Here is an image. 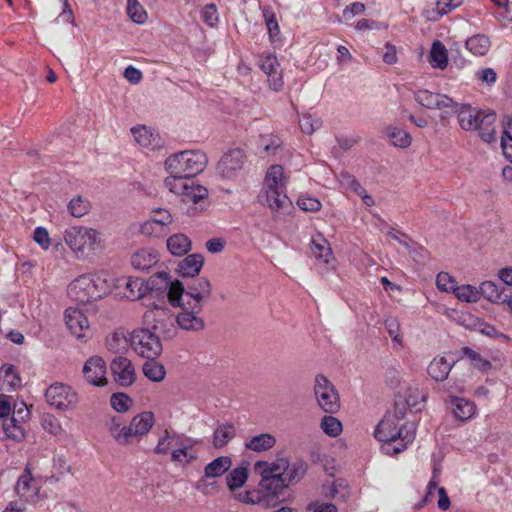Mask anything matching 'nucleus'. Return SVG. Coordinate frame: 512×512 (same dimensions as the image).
<instances>
[{
    "instance_id": "nucleus-1",
    "label": "nucleus",
    "mask_w": 512,
    "mask_h": 512,
    "mask_svg": "<svg viewBox=\"0 0 512 512\" xmlns=\"http://www.w3.org/2000/svg\"><path fill=\"white\" fill-rule=\"evenodd\" d=\"M403 418L404 415L398 412L387 414L376 426L375 438L382 443V452L387 455L394 456L403 452L415 440L413 423L398 424Z\"/></svg>"
},
{
    "instance_id": "nucleus-2",
    "label": "nucleus",
    "mask_w": 512,
    "mask_h": 512,
    "mask_svg": "<svg viewBox=\"0 0 512 512\" xmlns=\"http://www.w3.org/2000/svg\"><path fill=\"white\" fill-rule=\"evenodd\" d=\"M289 178L281 165L268 167L260 194L262 205L270 209L274 218L292 209V202L286 194Z\"/></svg>"
},
{
    "instance_id": "nucleus-3",
    "label": "nucleus",
    "mask_w": 512,
    "mask_h": 512,
    "mask_svg": "<svg viewBox=\"0 0 512 512\" xmlns=\"http://www.w3.org/2000/svg\"><path fill=\"white\" fill-rule=\"evenodd\" d=\"M152 283L158 286V289L168 290V301L186 302L194 300L198 303H204L211 295V285L207 278H201L185 290L179 280H172L168 273L158 272L153 276Z\"/></svg>"
},
{
    "instance_id": "nucleus-4",
    "label": "nucleus",
    "mask_w": 512,
    "mask_h": 512,
    "mask_svg": "<svg viewBox=\"0 0 512 512\" xmlns=\"http://www.w3.org/2000/svg\"><path fill=\"white\" fill-rule=\"evenodd\" d=\"M195 176L168 175L164 186L170 193L180 197L186 205L194 207V213L207 207V189L192 179Z\"/></svg>"
},
{
    "instance_id": "nucleus-5",
    "label": "nucleus",
    "mask_w": 512,
    "mask_h": 512,
    "mask_svg": "<svg viewBox=\"0 0 512 512\" xmlns=\"http://www.w3.org/2000/svg\"><path fill=\"white\" fill-rule=\"evenodd\" d=\"M457 120L460 128L464 131H479V136L486 143L495 140L493 112H484L472 108L470 105H462L457 111Z\"/></svg>"
},
{
    "instance_id": "nucleus-6",
    "label": "nucleus",
    "mask_w": 512,
    "mask_h": 512,
    "mask_svg": "<svg viewBox=\"0 0 512 512\" xmlns=\"http://www.w3.org/2000/svg\"><path fill=\"white\" fill-rule=\"evenodd\" d=\"M109 291V285L99 275H82L72 280L68 286L69 299L86 304L102 298Z\"/></svg>"
},
{
    "instance_id": "nucleus-7",
    "label": "nucleus",
    "mask_w": 512,
    "mask_h": 512,
    "mask_svg": "<svg viewBox=\"0 0 512 512\" xmlns=\"http://www.w3.org/2000/svg\"><path fill=\"white\" fill-rule=\"evenodd\" d=\"M207 164V157L200 151H182L165 159V170L168 175L196 176Z\"/></svg>"
},
{
    "instance_id": "nucleus-8",
    "label": "nucleus",
    "mask_w": 512,
    "mask_h": 512,
    "mask_svg": "<svg viewBox=\"0 0 512 512\" xmlns=\"http://www.w3.org/2000/svg\"><path fill=\"white\" fill-rule=\"evenodd\" d=\"M63 241L77 257L93 252L102 241V234L86 226H72L63 232Z\"/></svg>"
},
{
    "instance_id": "nucleus-9",
    "label": "nucleus",
    "mask_w": 512,
    "mask_h": 512,
    "mask_svg": "<svg viewBox=\"0 0 512 512\" xmlns=\"http://www.w3.org/2000/svg\"><path fill=\"white\" fill-rule=\"evenodd\" d=\"M313 396L316 404L327 414H335L340 410V396L331 381L323 374L313 380Z\"/></svg>"
},
{
    "instance_id": "nucleus-10",
    "label": "nucleus",
    "mask_w": 512,
    "mask_h": 512,
    "mask_svg": "<svg viewBox=\"0 0 512 512\" xmlns=\"http://www.w3.org/2000/svg\"><path fill=\"white\" fill-rule=\"evenodd\" d=\"M171 306L180 308L176 315V323L184 331H202L205 326L202 318V303L194 300L186 302H170Z\"/></svg>"
},
{
    "instance_id": "nucleus-11",
    "label": "nucleus",
    "mask_w": 512,
    "mask_h": 512,
    "mask_svg": "<svg viewBox=\"0 0 512 512\" xmlns=\"http://www.w3.org/2000/svg\"><path fill=\"white\" fill-rule=\"evenodd\" d=\"M131 347L135 353L146 359H154L162 352L159 337L146 328L134 330L131 334Z\"/></svg>"
},
{
    "instance_id": "nucleus-12",
    "label": "nucleus",
    "mask_w": 512,
    "mask_h": 512,
    "mask_svg": "<svg viewBox=\"0 0 512 512\" xmlns=\"http://www.w3.org/2000/svg\"><path fill=\"white\" fill-rule=\"evenodd\" d=\"M66 329L78 340H87L91 336L90 321L79 306H71L63 312Z\"/></svg>"
},
{
    "instance_id": "nucleus-13",
    "label": "nucleus",
    "mask_w": 512,
    "mask_h": 512,
    "mask_svg": "<svg viewBox=\"0 0 512 512\" xmlns=\"http://www.w3.org/2000/svg\"><path fill=\"white\" fill-rule=\"evenodd\" d=\"M46 401L56 410H72L78 403V395L71 387L62 383H54L47 388Z\"/></svg>"
},
{
    "instance_id": "nucleus-14",
    "label": "nucleus",
    "mask_w": 512,
    "mask_h": 512,
    "mask_svg": "<svg viewBox=\"0 0 512 512\" xmlns=\"http://www.w3.org/2000/svg\"><path fill=\"white\" fill-rule=\"evenodd\" d=\"M423 401L424 395L416 385L403 383L402 389H400L396 397V412L402 414V416H404L407 409L418 412L421 410L419 406H421Z\"/></svg>"
},
{
    "instance_id": "nucleus-15",
    "label": "nucleus",
    "mask_w": 512,
    "mask_h": 512,
    "mask_svg": "<svg viewBox=\"0 0 512 512\" xmlns=\"http://www.w3.org/2000/svg\"><path fill=\"white\" fill-rule=\"evenodd\" d=\"M83 377L87 384L102 387L108 383L106 379V363L100 356H90L83 365Z\"/></svg>"
},
{
    "instance_id": "nucleus-16",
    "label": "nucleus",
    "mask_w": 512,
    "mask_h": 512,
    "mask_svg": "<svg viewBox=\"0 0 512 512\" xmlns=\"http://www.w3.org/2000/svg\"><path fill=\"white\" fill-rule=\"evenodd\" d=\"M14 492L20 500L31 503L35 501L37 494L39 493V482L31 474L29 465L24 467L22 475L18 477L16 486H14Z\"/></svg>"
},
{
    "instance_id": "nucleus-17",
    "label": "nucleus",
    "mask_w": 512,
    "mask_h": 512,
    "mask_svg": "<svg viewBox=\"0 0 512 512\" xmlns=\"http://www.w3.org/2000/svg\"><path fill=\"white\" fill-rule=\"evenodd\" d=\"M114 382L121 387H128L135 382V368L132 362L123 356H117L110 364Z\"/></svg>"
},
{
    "instance_id": "nucleus-18",
    "label": "nucleus",
    "mask_w": 512,
    "mask_h": 512,
    "mask_svg": "<svg viewBox=\"0 0 512 512\" xmlns=\"http://www.w3.org/2000/svg\"><path fill=\"white\" fill-rule=\"evenodd\" d=\"M262 72L266 73L268 86L273 91H280L283 87V77L281 76L280 64L272 53H263L258 60Z\"/></svg>"
},
{
    "instance_id": "nucleus-19",
    "label": "nucleus",
    "mask_w": 512,
    "mask_h": 512,
    "mask_svg": "<svg viewBox=\"0 0 512 512\" xmlns=\"http://www.w3.org/2000/svg\"><path fill=\"white\" fill-rule=\"evenodd\" d=\"M414 100L421 107L429 110H444L453 108V101L444 94L433 93L426 89H419L414 93Z\"/></svg>"
},
{
    "instance_id": "nucleus-20",
    "label": "nucleus",
    "mask_w": 512,
    "mask_h": 512,
    "mask_svg": "<svg viewBox=\"0 0 512 512\" xmlns=\"http://www.w3.org/2000/svg\"><path fill=\"white\" fill-rule=\"evenodd\" d=\"M245 155L241 149H233L225 153L218 163V172L224 178H233L243 169Z\"/></svg>"
},
{
    "instance_id": "nucleus-21",
    "label": "nucleus",
    "mask_w": 512,
    "mask_h": 512,
    "mask_svg": "<svg viewBox=\"0 0 512 512\" xmlns=\"http://www.w3.org/2000/svg\"><path fill=\"white\" fill-rule=\"evenodd\" d=\"M310 252L313 258L318 261L319 265L325 269H332L334 267V256L332 255L331 246L322 234H317L310 240Z\"/></svg>"
},
{
    "instance_id": "nucleus-22",
    "label": "nucleus",
    "mask_w": 512,
    "mask_h": 512,
    "mask_svg": "<svg viewBox=\"0 0 512 512\" xmlns=\"http://www.w3.org/2000/svg\"><path fill=\"white\" fill-rule=\"evenodd\" d=\"M446 405L450 408L452 416L460 422H466L476 414L475 403L463 397L450 396L446 399Z\"/></svg>"
},
{
    "instance_id": "nucleus-23",
    "label": "nucleus",
    "mask_w": 512,
    "mask_h": 512,
    "mask_svg": "<svg viewBox=\"0 0 512 512\" xmlns=\"http://www.w3.org/2000/svg\"><path fill=\"white\" fill-rule=\"evenodd\" d=\"M190 444V439L179 435L175 431L165 429L159 436L158 443H156L155 451L156 455H166L171 451L172 448L181 447Z\"/></svg>"
},
{
    "instance_id": "nucleus-24",
    "label": "nucleus",
    "mask_w": 512,
    "mask_h": 512,
    "mask_svg": "<svg viewBox=\"0 0 512 512\" xmlns=\"http://www.w3.org/2000/svg\"><path fill=\"white\" fill-rule=\"evenodd\" d=\"M108 433L111 438L120 446H126L132 443L134 438H139L133 431L126 427L120 417H113L108 422Z\"/></svg>"
},
{
    "instance_id": "nucleus-25",
    "label": "nucleus",
    "mask_w": 512,
    "mask_h": 512,
    "mask_svg": "<svg viewBox=\"0 0 512 512\" xmlns=\"http://www.w3.org/2000/svg\"><path fill=\"white\" fill-rule=\"evenodd\" d=\"M131 134L134 136L135 142L138 146L149 150L160 148V137L157 133L151 131L145 125L134 126L131 129Z\"/></svg>"
},
{
    "instance_id": "nucleus-26",
    "label": "nucleus",
    "mask_w": 512,
    "mask_h": 512,
    "mask_svg": "<svg viewBox=\"0 0 512 512\" xmlns=\"http://www.w3.org/2000/svg\"><path fill=\"white\" fill-rule=\"evenodd\" d=\"M159 261V255L153 248H141L131 256V265L138 271H148Z\"/></svg>"
},
{
    "instance_id": "nucleus-27",
    "label": "nucleus",
    "mask_w": 512,
    "mask_h": 512,
    "mask_svg": "<svg viewBox=\"0 0 512 512\" xmlns=\"http://www.w3.org/2000/svg\"><path fill=\"white\" fill-rule=\"evenodd\" d=\"M287 468V459L280 458L275 462L258 461L255 463V471L260 473L261 479L283 478V470Z\"/></svg>"
},
{
    "instance_id": "nucleus-28",
    "label": "nucleus",
    "mask_w": 512,
    "mask_h": 512,
    "mask_svg": "<svg viewBox=\"0 0 512 512\" xmlns=\"http://www.w3.org/2000/svg\"><path fill=\"white\" fill-rule=\"evenodd\" d=\"M454 364V359L448 360L445 356H436L427 367V373L436 382H444Z\"/></svg>"
},
{
    "instance_id": "nucleus-29",
    "label": "nucleus",
    "mask_w": 512,
    "mask_h": 512,
    "mask_svg": "<svg viewBox=\"0 0 512 512\" xmlns=\"http://www.w3.org/2000/svg\"><path fill=\"white\" fill-rule=\"evenodd\" d=\"M154 425V415L151 411H143L140 414L132 417L126 427L134 431L138 438H142L150 432Z\"/></svg>"
},
{
    "instance_id": "nucleus-30",
    "label": "nucleus",
    "mask_w": 512,
    "mask_h": 512,
    "mask_svg": "<svg viewBox=\"0 0 512 512\" xmlns=\"http://www.w3.org/2000/svg\"><path fill=\"white\" fill-rule=\"evenodd\" d=\"M21 386V378L13 365H4L0 369V388L4 392H13Z\"/></svg>"
},
{
    "instance_id": "nucleus-31",
    "label": "nucleus",
    "mask_w": 512,
    "mask_h": 512,
    "mask_svg": "<svg viewBox=\"0 0 512 512\" xmlns=\"http://www.w3.org/2000/svg\"><path fill=\"white\" fill-rule=\"evenodd\" d=\"M191 247L192 242H190L189 237L182 233L174 234L167 239L168 252L175 257L185 256L189 253Z\"/></svg>"
},
{
    "instance_id": "nucleus-32",
    "label": "nucleus",
    "mask_w": 512,
    "mask_h": 512,
    "mask_svg": "<svg viewBox=\"0 0 512 512\" xmlns=\"http://www.w3.org/2000/svg\"><path fill=\"white\" fill-rule=\"evenodd\" d=\"M275 445V437L270 433H261L244 442V448L252 452H266Z\"/></svg>"
},
{
    "instance_id": "nucleus-33",
    "label": "nucleus",
    "mask_w": 512,
    "mask_h": 512,
    "mask_svg": "<svg viewBox=\"0 0 512 512\" xmlns=\"http://www.w3.org/2000/svg\"><path fill=\"white\" fill-rule=\"evenodd\" d=\"M204 265V258L201 254H191L180 262L179 271L183 277H194L199 274Z\"/></svg>"
},
{
    "instance_id": "nucleus-34",
    "label": "nucleus",
    "mask_w": 512,
    "mask_h": 512,
    "mask_svg": "<svg viewBox=\"0 0 512 512\" xmlns=\"http://www.w3.org/2000/svg\"><path fill=\"white\" fill-rule=\"evenodd\" d=\"M231 468V459L229 457H218L204 467V477L207 479L218 478Z\"/></svg>"
},
{
    "instance_id": "nucleus-35",
    "label": "nucleus",
    "mask_w": 512,
    "mask_h": 512,
    "mask_svg": "<svg viewBox=\"0 0 512 512\" xmlns=\"http://www.w3.org/2000/svg\"><path fill=\"white\" fill-rule=\"evenodd\" d=\"M385 135H387L391 144H393L395 147L405 149L409 147L410 144H412V137L404 129L389 126L387 129H385Z\"/></svg>"
},
{
    "instance_id": "nucleus-36",
    "label": "nucleus",
    "mask_w": 512,
    "mask_h": 512,
    "mask_svg": "<svg viewBox=\"0 0 512 512\" xmlns=\"http://www.w3.org/2000/svg\"><path fill=\"white\" fill-rule=\"evenodd\" d=\"M490 46L491 42H489V38L482 34L470 36V38L466 40V49L476 56L485 55Z\"/></svg>"
},
{
    "instance_id": "nucleus-37",
    "label": "nucleus",
    "mask_w": 512,
    "mask_h": 512,
    "mask_svg": "<svg viewBox=\"0 0 512 512\" xmlns=\"http://www.w3.org/2000/svg\"><path fill=\"white\" fill-rule=\"evenodd\" d=\"M256 146H258V152H260L261 155L271 156L280 148L281 141L279 137L273 134H267L258 138Z\"/></svg>"
},
{
    "instance_id": "nucleus-38",
    "label": "nucleus",
    "mask_w": 512,
    "mask_h": 512,
    "mask_svg": "<svg viewBox=\"0 0 512 512\" xmlns=\"http://www.w3.org/2000/svg\"><path fill=\"white\" fill-rule=\"evenodd\" d=\"M235 436V427L232 424H224L216 427L213 433V447L221 449Z\"/></svg>"
},
{
    "instance_id": "nucleus-39",
    "label": "nucleus",
    "mask_w": 512,
    "mask_h": 512,
    "mask_svg": "<svg viewBox=\"0 0 512 512\" xmlns=\"http://www.w3.org/2000/svg\"><path fill=\"white\" fill-rule=\"evenodd\" d=\"M478 289L479 295L485 298L491 303H500L502 299H504L503 291L497 284L492 281H485L479 285Z\"/></svg>"
},
{
    "instance_id": "nucleus-40",
    "label": "nucleus",
    "mask_w": 512,
    "mask_h": 512,
    "mask_svg": "<svg viewBox=\"0 0 512 512\" xmlns=\"http://www.w3.org/2000/svg\"><path fill=\"white\" fill-rule=\"evenodd\" d=\"M429 62L430 65L436 69H445L447 65L446 48L439 40L434 41L432 44Z\"/></svg>"
},
{
    "instance_id": "nucleus-41",
    "label": "nucleus",
    "mask_w": 512,
    "mask_h": 512,
    "mask_svg": "<svg viewBox=\"0 0 512 512\" xmlns=\"http://www.w3.org/2000/svg\"><path fill=\"white\" fill-rule=\"evenodd\" d=\"M307 465L302 461L288 462V467L283 469V480L288 483H298L304 477Z\"/></svg>"
},
{
    "instance_id": "nucleus-42",
    "label": "nucleus",
    "mask_w": 512,
    "mask_h": 512,
    "mask_svg": "<svg viewBox=\"0 0 512 512\" xmlns=\"http://www.w3.org/2000/svg\"><path fill=\"white\" fill-rule=\"evenodd\" d=\"M143 373L152 382H162L165 379V368L154 359H149L143 364Z\"/></svg>"
},
{
    "instance_id": "nucleus-43",
    "label": "nucleus",
    "mask_w": 512,
    "mask_h": 512,
    "mask_svg": "<svg viewBox=\"0 0 512 512\" xmlns=\"http://www.w3.org/2000/svg\"><path fill=\"white\" fill-rule=\"evenodd\" d=\"M146 289L141 278H128L125 282V297L131 301L139 300L144 297Z\"/></svg>"
},
{
    "instance_id": "nucleus-44",
    "label": "nucleus",
    "mask_w": 512,
    "mask_h": 512,
    "mask_svg": "<svg viewBox=\"0 0 512 512\" xmlns=\"http://www.w3.org/2000/svg\"><path fill=\"white\" fill-rule=\"evenodd\" d=\"M168 453L171 454V462L190 464L196 460V455L192 451V443L171 449Z\"/></svg>"
},
{
    "instance_id": "nucleus-45",
    "label": "nucleus",
    "mask_w": 512,
    "mask_h": 512,
    "mask_svg": "<svg viewBox=\"0 0 512 512\" xmlns=\"http://www.w3.org/2000/svg\"><path fill=\"white\" fill-rule=\"evenodd\" d=\"M248 476L247 467H236L231 470L230 474L226 475V486L231 491L241 488L247 481Z\"/></svg>"
},
{
    "instance_id": "nucleus-46",
    "label": "nucleus",
    "mask_w": 512,
    "mask_h": 512,
    "mask_svg": "<svg viewBox=\"0 0 512 512\" xmlns=\"http://www.w3.org/2000/svg\"><path fill=\"white\" fill-rule=\"evenodd\" d=\"M450 292L454 293L458 300L466 303H476L480 298L477 288L469 284L451 289Z\"/></svg>"
},
{
    "instance_id": "nucleus-47",
    "label": "nucleus",
    "mask_w": 512,
    "mask_h": 512,
    "mask_svg": "<svg viewBox=\"0 0 512 512\" xmlns=\"http://www.w3.org/2000/svg\"><path fill=\"white\" fill-rule=\"evenodd\" d=\"M126 13L129 19L136 24H143L147 21V12L138 0H126Z\"/></svg>"
},
{
    "instance_id": "nucleus-48",
    "label": "nucleus",
    "mask_w": 512,
    "mask_h": 512,
    "mask_svg": "<svg viewBox=\"0 0 512 512\" xmlns=\"http://www.w3.org/2000/svg\"><path fill=\"white\" fill-rule=\"evenodd\" d=\"M385 329H387L394 347L401 349L403 347V336L401 335L400 323L397 318L389 317L385 319Z\"/></svg>"
},
{
    "instance_id": "nucleus-49",
    "label": "nucleus",
    "mask_w": 512,
    "mask_h": 512,
    "mask_svg": "<svg viewBox=\"0 0 512 512\" xmlns=\"http://www.w3.org/2000/svg\"><path fill=\"white\" fill-rule=\"evenodd\" d=\"M292 484L293 483H288L287 480L283 478H266L260 480L261 489L273 496H277L284 488Z\"/></svg>"
},
{
    "instance_id": "nucleus-50",
    "label": "nucleus",
    "mask_w": 512,
    "mask_h": 512,
    "mask_svg": "<svg viewBox=\"0 0 512 512\" xmlns=\"http://www.w3.org/2000/svg\"><path fill=\"white\" fill-rule=\"evenodd\" d=\"M168 224L145 221L140 225V233L146 237H163L168 233Z\"/></svg>"
},
{
    "instance_id": "nucleus-51",
    "label": "nucleus",
    "mask_w": 512,
    "mask_h": 512,
    "mask_svg": "<svg viewBox=\"0 0 512 512\" xmlns=\"http://www.w3.org/2000/svg\"><path fill=\"white\" fill-rule=\"evenodd\" d=\"M68 211L71 216L75 218H82L87 215L88 211H90V202L80 196H77L69 201Z\"/></svg>"
},
{
    "instance_id": "nucleus-52",
    "label": "nucleus",
    "mask_w": 512,
    "mask_h": 512,
    "mask_svg": "<svg viewBox=\"0 0 512 512\" xmlns=\"http://www.w3.org/2000/svg\"><path fill=\"white\" fill-rule=\"evenodd\" d=\"M25 423H18L13 421H7L4 423V432L7 438L15 441L21 442L25 438Z\"/></svg>"
},
{
    "instance_id": "nucleus-53",
    "label": "nucleus",
    "mask_w": 512,
    "mask_h": 512,
    "mask_svg": "<svg viewBox=\"0 0 512 512\" xmlns=\"http://www.w3.org/2000/svg\"><path fill=\"white\" fill-rule=\"evenodd\" d=\"M321 429L327 436L335 438L341 433V423L336 417L327 415L322 417Z\"/></svg>"
},
{
    "instance_id": "nucleus-54",
    "label": "nucleus",
    "mask_w": 512,
    "mask_h": 512,
    "mask_svg": "<svg viewBox=\"0 0 512 512\" xmlns=\"http://www.w3.org/2000/svg\"><path fill=\"white\" fill-rule=\"evenodd\" d=\"M462 353L464 357L469 359L470 364L481 371H486L491 367V363L488 360L482 358L479 353L472 350L470 347H463Z\"/></svg>"
},
{
    "instance_id": "nucleus-55",
    "label": "nucleus",
    "mask_w": 512,
    "mask_h": 512,
    "mask_svg": "<svg viewBox=\"0 0 512 512\" xmlns=\"http://www.w3.org/2000/svg\"><path fill=\"white\" fill-rule=\"evenodd\" d=\"M264 19H266L268 38H270L271 43L280 41V28H278L274 13L269 10L264 11Z\"/></svg>"
},
{
    "instance_id": "nucleus-56",
    "label": "nucleus",
    "mask_w": 512,
    "mask_h": 512,
    "mask_svg": "<svg viewBox=\"0 0 512 512\" xmlns=\"http://www.w3.org/2000/svg\"><path fill=\"white\" fill-rule=\"evenodd\" d=\"M111 408L118 413H125L129 410L132 400L125 393H114L110 399Z\"/></svg>"
},
{
    "instance_id": "nucleus-57",
    "label": "nucleus",
    "mask_w": 512,
    "mask_h": 512,
    "mask_svg": "<svg viewBox=\"0 0 512 512\" xmlns=\"http://www.w3.org/2000/svg\"><path fill=\"white\" fill-rule=\"evenodd\" d=\"M41 426L44 431L52 436L60 435L63 429H61L60 421L52 414H46L42 416Z\"/></svg>"
},
{
    "instance_id": "nucleus-58",
    "label": "nucleus",
    "mask_w": 512,
    "mask_h": 512,
    "mask_svg": "<svg viewBox=\"0 0 512 512\" xmlns=\"http://www.w3.org/2000/svg\"><path fill=\"white\" fill-rule=\"evenodd\" d=\"M11 418L8 422L26 423L30 419V411L27 405L23 402L14 403V408L11 410Z\"/></svg>"
},
{
    "instance_id": "nucleus-59",
    "label": "nucleus",
    "mask_w": 512,
    "mask_h": 512,
    "mask_svg": "<svg viewBox=\"0 0 512 512\" xmlns=\"http://www.w3.org/2000/svg\"><path fill=\"white\" fill-rule=\"evenodd\" d=\"M297 206L304 212L316 213L320 210L322 204L314 197L300 196L297 199Z\"/></svg>"
},
{
    "instance_id": "nucleus-60",
    "label": "nucleus",
    "mask_w": 512,
    "mask_h": 512,
    "mask_svg": "<svg viewBox=\"0 0 512 512\" xmlns=\"http://www.w3.org/2000/svg\"><path fill=\"white\" fill-rule=\"evenodd\" d=\"M301 132L305 134H312L315 130L320 127V121L311 114H304L301 116L300 121Z\"/></svg>"
},
{
    "instance_id": "nucleus-61",
    "label": "nucleus",
    "mask_w": 512,
    "mask_h": 512,
    "mask_svg": "<svg viewBox=\"0 0 512 512\" xmlns=\"http://www.w3.org/2000/svg\"><path fill=\"white\" fill-rule=\"evenodd\" d=\"M201 19H203L204 23L209 27H214L219 22V14L217 13V8L214 4H207L203 9H201Z\"/></svg>"
},
{
    "instance_id": "nucleus-62",
    "label": "nucleus",
    "mask_w": 512,
    "mask_h": 512,
    "mask_svg": "<svg viewBox=\"0 0 512 512\" xmlns=\"http://www.w3.org/2000/svg\"><path fill=\"white\" fill-rule=\"evenodd\" d=\"M436 286L443 292H450L451 289L458 287L452 276L446 272H440L436 276Z\"/></svg>"
},
{
    "instance_id": "nucleus-63",
    "label": "nucleus",
    "mask_w": 512,
    "mask_h": 512,
    "mask_svg": "<svg viewBox=\"0 0 512 512\" xmlns=\"http://www.w3.org/2000/svg\"><path fill=\"white\" fill-rule=\"evenodd\" d=\"M497 7V17L505 20L512 21V5L507 0H491Z\"/></svg>"
},
{
    "instance_id": "nucleus-64",
    "label": "nucleus",
    "mask_w": 512,
    "mask_h": 512,
    "mask_svg": "<svg viewBox=\"0 0 512 512\" xmlns=\"http://www.w3.org/2000/svg\"><path fill=\"white\" fill-rule=\"evenodd\" d=\"M34 241L36 244L44 250H47L51 245V239L48 236V232L43 227H38L34 231Z\"/></svg>"
}]
</instances>
